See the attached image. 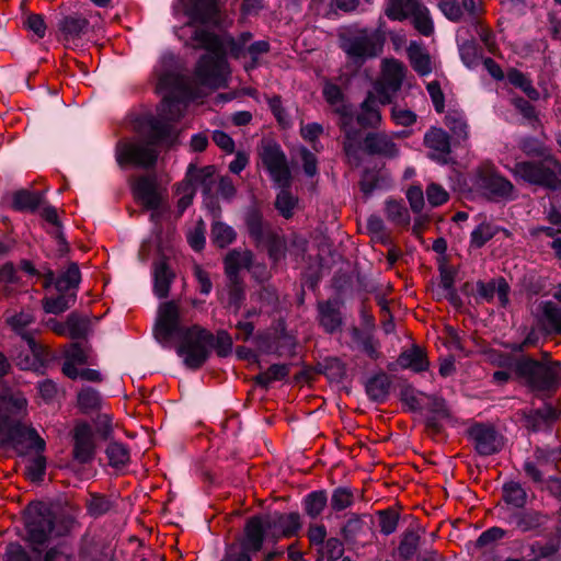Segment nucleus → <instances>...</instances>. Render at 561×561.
<instances>
[{"label": "nucleus", "instance_id": "6e6552de", "mask_svg": "<svg viewBox=\"0 0 561 561\" xmlns=\"http://www.w3.org/2000/svg\"><path fill=\"white\" fill-rule=\"evenodd\" d=\"M323 95L327 102L340 115V126L344 133V151L350 157L356 156L360 147V129L354 127V115L352 108L344 102L341 89L332 83L323 88Z\"/></svg>", "mask_w": 561, "mask_h": 561}, {"label": "nucleus", "instance_id": "e2e57ef3", "mask_svg": "<svg viewBox=\"0 0 561 561\" xmlns=\"http://www.w3.org/2000/svg\"><path fill=\"white\" fill-rule=\"evenodd\" d=\"M288 374V368L285 365H272L266 371L257 376V381L263 386H268L275 380L285 378Z\"/></svg>", "mask_w": 561, "mask_h": 561}, {"label": "nucleus", "instance_id": "e433bc0d", "mask_svg": "<svg viewBox=\"0 0 561 561\" xmlns=\"http://www.w3.org/2000/svg\"><path fill=\"white\" fill-rule=\"evenodd\" d=\"M398 363L402 368H409L416 373L426 370L428 367L425 354L419 347H412L402 352Z\"/></svg>", "mask_w": 561, "mask_h": 561}, {"label": "nucleus", "instance_id": "4d7b16f0", "mask_svg": "<svg viewBox=\"0 0 561 561\" xmlns=\"http://www.w3.org/2000/svg\"><path fill=\"white\" fill-rule=\"evenodd\" d=\"M175 194L179 196L178 209L182 215L185 209L192 204L195 196L194 187L188 182H181L175 188Z\"/></svg>", "mask_w": 561, "mask_h": 561}, {"label": "nucleus", "instance_id": "09e8293b", "mask_svg": "<svg viewBox=\"0 0 561 561\" xmlns=\"http://www.w3.org/2000/svg\"><path fill=\"white\" fill-rule=\"evenodd\" d=\"M259 247L266 248L270 259L275 263L285 256V240L275 230L273 231V237L266 238Z\"/></svg>", "mask_w": 561, "mask_h": 561}, {"label": "nucleus", "instance_id": "a878e982", "mask_svg": "<svg viewBox=\"0 0 561 561\" xmlns=\"http://www.w3.org/2000/svg\"><path fill=\"white\" fill-rule=\"evenodd\" d=\"M470 435L480 455L489 456L501 449V438L491 427L477 425L471 428Z\"/></svg>", "mask_w": 561, "mask_h": 561}, {"label": "nucleus", "instance_id": "864d4df0", "mask_svg": "<svg viewBox=\"0 0 561 561\" xmlns=\"http://www.w3.org/2000/svg\"><path fill=\"white\" fill-rule=\"evenodd\" d=\"M41 454L42 453H36V455L30 459L26 465L25 473L31 481H41L45 474L46 459Z\"/></svg>", "mask_w": 561, "mask_h": 561}, {"label": "nucleus", "instance_id": "473e14b6", "mask_svg": "<svg viewBox=\"0 0 561 561\" xmlns=\"http://www.w3.org/2000/svg\"><path fill=\"white\" fill-rule=\"evenodd\" d=\"M537 312L542 324L550 331L561 334V307L552 301H541Z\"/></svg>", "mask_w": 561, "mask_h": 561}, {"label": "nucleus", "instance_id": "2f4dec72", "mask_svg": "<svg viewBox=\"0 0 561 561\" xmlns=\"http://www.w3.org/2000/svg\"><path fill=\"white\" fill-rule=\"evenodd\" d=\"M245 224L250 237L257 245L263 243L266 238L273 237L274 229L263 221L262 215L257 210H249L245 215Z\"/></svg>", "mask_w": 561, "mask_h": 561}, {"label": "nucleus", "instance_id": "79ce46f5", "mask_svg": "<svg viewBox=\"0 0 561 561\" xmlns=\"http://www.w3.org/2000/svg\"><path fill=\"white\" fill-rule=\"evenodd\" d=\"M385 211L387 219L397 226H408L410 222V214L402 202L386 201Z\"/></svg>", "mask_w": 561, "mask_h": 561}, {"label": "nucleus", "instance_id": "2eb2a0df", "mask_svg": "<svg viewBox=\"0 0 561 561\" xmlns=\"http://www.w3.org/2000/svg\"><path fill=\"white\" fill-rule=\"evenodd\" d=\"M260 156L262 163L267 169L275 184L279 187H288L290 184V172L285 154L279 146L271 141L264 142Z\"/></svg>", "mask_w": 561, "mask_h": 561}, {"label": "nucleus", "instance_id": "4468645a", "mask_svg": "<svg viewBox=\"0 0 561 561\" xmlns=\"http://www.w3.org/2000/svg\"><path fill=\"white\" fill-rule=\"evenodd\" d=\"M256 526L245 525L242 536L228 545L220 561H252V554L262 549Z\"/></svg>", "mask_w": 561, "mask_h": 561}, {"label": "nucleus", "instance_id": "72a5a7b5", "mask_svg": "<svg viewBox=\"0 0 561 561\" xmlns=\"http://www.w3.org/2000/svg\"><path fill=\"white\" fill-rule=\"evenodd\" d=\"M408 56L413 69L420 76H426L432 72L431 57L421 44L411 42L408 47Z\"/></svg>", "mask_w": 561, "mask_h": 561}, {"label": "nucleus", "instance_id": "052dcab7", "mask_svg": "<svg viewBox=\"0 0 561 561\" xmlns=\"http://www.w3.org/2000/svg\"><path fill=\"white\" fill-rule=\"evenodd\" d=\"M495 233L494 228L490 224H480L472 232L470 238V243L474 248H481L490 239L493 238Z\"/></svg>", "mask_w": 561, "mask_h": 561}, {"label": "nucleus", "instance_id": "f3484780", "mask_svg": "<svg viewBox=\"0 0 561 561\" xmlns=\"http://www.w3.org/2000/svg\"><path fill=\"white\" fill-rule=\"evenodd\" d=\"M360 147L356 152V156L347 158L352 163L357 164L359 161V154L360 152H367L369 154H378L386 158H394L399 153L398 146L393 141L392 137L387 134L381 133H375L369 134L365 137L363 140V137L360 136Z\"/></svg>", "mask_w": 561, "mask_h": 561}, {"label": "nucleus", "instance_id": "9d476101", "mask_svg": "<svg viewBox=\"0 0 561 561\" xmlns=\"http://www.w3.org/2000/svg\"><path fill=\"white\" fill-rule=\"evenodd\" d=\"M517 370L535 391L551 390L561 380V364L558 362L542 364L534 359H524L518 362Z\"/></svg>", "mask_w": 561, "mask_h": 561}, {"label": "nucleus", "instance_id": "412c9836", "mask_svg": "<svg viewBox=\"0 0 561 561\" xmlns=\"http://www.w3.org/2000/svg\"><path fill=\"white\" fill-rule=\"evenodd\" d=\"M243 268L252 270L253 274L257 275L256 268L262 270V278L265 276V268L262 266H252V253L250 251L229 252L225 259V270L229 280L237 287L239 279V272Z\"/></svg>", "mask_w": 561, "mask_h": 561}, {"label": "nucleus", "instance_id": "423d86ee", "mask_svg": "<svg viewBox=\"0 0 561 561\" xmlns=\"http://www.w3.org/2000/svg\"><path fill=\"white\" fill-rule=\"evenodd\" d=\"M80 279V271L76 263L69 264L67 270L58 278H55L53 272L47 273L44 287L49 288L54 285L57 295H50L44 298L43 308L45 312L59 314L69 309L76 301V290Z\"/></svg>", "mask_w": 561, "mask_h": 561}, {"label": "nucleus", "instance_id": "393cba45", "mask_svg": "<svg viewBox=\"0 0 561 561\" xmlns=\"http://www.w3.org/2000/svg\"><path fill=\"white\" fill-rule=\"evenodd\" d=\"M25 343L26 350L13 355V360L23 370H37L44 364L45 350L33 336H26Z\"/></svg>", "mask_w": 561, "mask_h": 561}, {"label": "nucleus", "instance_id": "69168bd1", "mask_svg": "<svg viewBox=\"0 0 561 561\" xmlns=\"http://www.w3.org/2000/svg\"><path fill=\"white\" fill-rule=\"evenodd\" d=\"M419 536L414 531H407L399 546V553L402 558H411L417 549Z\"/></svg>", "mask_w": 561, "mask_h": 561}, {"label": "nucleus", "instance_id": "bf43d9fd", "mask_svg": "<svg viewBox=\"0 0 561 561\" xmlns=\"http://www.w3.org/2000/svg\"><path fill=\"white\" fill-rule=\"evenodd\" d=\"M530 552L534 556L533 559L553 561L558 552V546L553 542L541 543L536 541L530 546Z\"/></svg>", "mask_w": 561, "mask_h": 561}, {"label": "nucleus", "instance_id": "de8ad7c7", "mask_svg": "<svg viewBox=\"0 0 561 561\" xmlns=\"http://www.w3.org/2000/svg\"><path fill=\"white\" fill-rule=\"evenodd\" d=\"M211 238L218 247L225 248L236 239V231L232 227L224 222L216 221L211 227Z\"/></svg>", "mask_w": 561, "mask_h": 561}, {"label": "nucleus", "instance_id": "c85d7f7f", "mask_svg": "<svg viewBox=\"0 0 561 561\" xmlns=\"http://www.w3.org/2000/svg\"><path fill=\"white\" fill-rule=\"evenodd\" d=\"M535 460H526L524 470L526 474L536 483L545 481V474L553 468L549 461V455L541 448H537L534 454Z\"/></svg>", "mask_w": 561, "mask_h": 561}, {"label": "nucleus", "instance_id": "603ef678", "mask_svg": "<svg viewBox=\"0 0 561 561\" xmlns=\"http://www.w3.org/2000/svg\"><path fill=\"white\" fill-rule=\"evenodd\" d=\"M34 321V316L28 311H22L19 314L12 316L8 319V323L18 334L25 341L26 336H32L26 330V327Z\"/></svg>", "mask_w": 561, "mask_h": 561}, {"label": "nucleus", "instance_id": "7ed1b4c3", "mask_svg": "<svg viewBox=\"0 0 561 561\" xmlns=\"http://www.w3.org/2000/svg\"><path fill=\"white\" fill-rule=\"evenodd\" d=\"M26 407L27 401L22 392L3 389L0 394V446H10L21 456L32 450L43 453L46 447L35 428L12 420L24 414Z\"/></svg>", "mask_w": 561, "mask_h": 561}, {"label": "nucleus", "instance_id": "aec40b11", "mask_svg": "<svg viewBox=\"0 0 561 561\" xmlns=\"http://www.w3.org/2000/svg\"><path fill=\"white\" fill-rule=\"evenodd\" d=\"M95 453L92 428L87 423H79L73 431V458L80 463L91 461Z\"/></svg>", "mask_w": 561, "mask_h": 561}, {"label": "nucleus", "instance_id": "39448f33", "mask_svg": "<svg viewBox=\"0 0 561 561\" xmlns=\"http://www.w3.org/2000/svg\"><path fill=\"white\" fill-rule=\"evenodd\" d=\"M72 522L57 518L43 503L30 504L25 511L27 539L34 545H43L53 537L64 536L70 530Z\"/></svg>", "mask_w": 561, "mask_h": 561}, {"label": "nucleus", "instance_id": "f03ea898", "mask_svg": "<svg viewBox=\"0 0 561 561\" xmlns=\"http://www.w3.org/2000/svg\"><path fill=\"white\" fill-rule=\"evenodd\" d=\"M153 332L156 340L165 347L176 341V353L191 369L199 368L214 346V335L209 331L198 325H180L179 310L174 302L160 306Z\"/></svg>", "mask_w": 561, "mask_h": 561}, {"label": "nucleus", "instance_id": "c03bdc74", "mask_svg": "<svg viewBox=\"0 0 561 561\" xmlns=\"http://www.w3.org/2000/svg\"><path fill=\"white\" fill-rule=\"evenodd\" d=\"M42 202V195L36 192L21 190L13 195V207L18 210H34Z\"/></svg>", "mask_w": 561, "mask_h": 561}, {"label": "nucleus", "instance_id": "c9c22d12", "mask_svg": "<svg viewBox=\"0 0 561 561\" xmlns=\"http://www.w3.org/2000/svg\"><path fill=\"white\" fill-rule=\"evenodd\" d=\"M154 277V294L159 298L168 296L170 285L173 279V273L169 270L168 264L164 261L157 262L153 270Z\"/></svg>", "mask_w": 561, "mask_h": 561}, {"label": "nucleus", "instance_id": "ea45409f", "mask_svg": "<svg viewBox=\"0 0 561 561\" xmlns=\"http://www.w3.org/2000/svg\"><path fill=\"white\" fill-rule=\"evenodd\" d=\"M106 456L111 467L115 469H123L127 466L130 459L129 450L127 447L117 442L111 443L106 447Z\"/></svg>", "mask_w": 561, "mask_h": 561}, {"label": "nucleus", "instance_id": "f704fd0d", "mask_svg": "<svg viewBox=\"0 0 561 561\" xmlns=\"http://www.w3.org/2000/svg\"><path fill=\"white\" fill-rule=\"evenodd\" d=\"M530 236L538 242L547 241V244L554 251L558 259L561 260V230L554 227H535L530 229Z\"/></svg>", "mask_w": 561, "mask_h": 561}, {"label": "nucleus", "instance_id": "37998d69", "mask_svg": "<svg viewBox=\"0 0 561 561\" xmlns=\"http://www.w3.org/2000/svg\"><path fill=\"white\" fill-rule=\"evenodd\" d=\"M328 503L324 491H314L309 493L304 501L306 514L311 518H317L324 510Z\"/></svg>", "mask_w": 561, "mask_h": 561}, {"label": "nucleus", "instance_id": "4c0bfd02", "mask_svg": "<svg viewBox=\"0 0 561 561\" xmlns=\"http://www.w3.org/2000/svg\"><path fill=\"white\" fill-rule=\"evenodd\" d=\"M88 21L77 14L68 15L60 22V31L67 41L79 38L87 32Z\"/></svg>", "mask_w": 561, "mask_h": 561}, {"label": "nucleus", "instance_id": "ddd939ff", "mask_svg": "<svg viewBox=\"0 0 561 561\" xmlns=\"http://www.w3.org/2000/svg\"><path fill=\"white\" fill-rule=\"evenodd\" d=\"M131 190L137 202L151 210V220L158 222L168 210V205L158 190L156 180L150 176L137 178L131 184Z\"/></svg>", "mask_w": 561, "mask_h": 561}, {"label": "nucleus", "instance_id": "338daca9", "mask_svg": "<svg viewBox=\"0 0 561 561\" xmlns=\"http://www.w3.org/2000/svg\"><path fill=\"white\" fill-rule=\"evenodd\" d=\"M448 197L449 195L447 191L438 184L432 183L426 188V198L432 207L445 204L448 201Z\"/></svg>", "mask_w": 561, "mask_h": 561}, {"label": "nucleus", "instance_id": "a211bd4d", "mask_svg": "<svg viewBox=\"0 0 561 561\" xmlns=\"http://www.w3.org/2000/svg\"><path fill=\"white\" fill-rule=\"evenodd\" d=\"M514 172L516 176L528 183L549 188H557L561 183L557 173L541 163L518 162L514 168Z\"/></svg>", "mask_w": 561, "mask_h": 561}, {"label": "nucleus", "instance_id": "a19ab883", "mask_svg": "<svg viewBox=\"0 0 561 561\" xmlns=\"http://www.w3.org/2000/svg\"><path fill=\"white\" fill-rule=\"evenodd\" d=\"M503 499L506 504L522 508L527 503V492L517 482H507L503 485Z\"/></svg>", "mask_w": 561, "mask_h": 561}, {"label": "nucleus", "instance_id": "1a4fd4ad", "mask_svg": "<svg viewBox=\"0 0 561 561\" xmlns=\"http://www.w3.org/2000/svg\"><path fill=\"white\" fill-rule=\"evenodd\" d=\"M341 48L347 57L356 64L376 57L382 50L381 36L370 30L347 31L341 35Z\"/></svg>", "mask_w": 561, "mask_h": 561}, {"label": "nucleus", "instance_id": "5701e85b", "mask_svg": "<svg viewBox=\"0 0 561 561\" xmlns=\"http://www.w3.org/2000/svg\"><path fill=\"white\" fill-rule=\"evenodd\" d=\"M480 186L493 201H511L515 198L513 184L496 173H489L481 178Z\"/></svg>", "mask_w": 561, "mask_h": 561}, {"label": "nucleus", "instance_id": "dca6fc26", "mask_svg": "<svg viewBox=\"0 0 561 561\" xmlns=\"http://www.w3.org/2000/svg\"><path fill=\"white\" fill-rule=\"evenodd\" d=\"M174 13L182 12L190 19L187 26L181 28L183 33L193 28L194 23H206L213 20L217 13L216 0H175L173 4Z\"/></svg>", "mask_w": 561, "mask_h": 561}, {"label": "nucleus", "instance_id": "b1692460", "mask_svg": "<svg viewBox=\"0 0 561 561\" xmlns=\"http://www.w3.org/2000/svg\"><path fill=\"white\" fill-rule=\"evenodd\" d=\"M92 363L93 359L90 348L82 346L79 343H71L65 350L62 373L71 379H77L79 376L78 367Z\"/></svg>", "mask_w": 561, "mask_h": 561}, {"label": "nucleus", "instance_id": "4be33fe9", "mask_svg": "<svg viewBox=\"0 0 561 561\" xmlns=\"http://www.w3.org/2000/svg\"><path fill=\"white\" fill-rule=\"evenodd\" d=\"M424 145L430 150L428 157L442 164L447 163L450 153L448 134L442 128H431L424 136Z\"/></svg>", "mask_w": 561, "mask_h": 561}, {"label": "nucleus", "instance_id": "58836bf2", "mask_svg": "<svg viewBox=\"0 0 561 561\" xmlns=\"http://www.w3.org/2000/svg\"><path fill=\"white\" fill-rule=\"evenodd\" d=\"M0 286L5 296L15 293L20 286L19 271L11 263H5L0 267Z\"/></svg>", "mask_w": 561, "mask_h": 561}, {"label": "nucleus", "instance_id": "6e6d98bb", "mask_svg": "<svg viewBox=\"0 0 561 561\" xmlns=\"http://www.w3.org/2000/svg\"><path fill=\"white\" fill-rule=\"evenodd\" d=\"M459 53L462 62L468 68H473L479 65L481 57L479 55V50L474 42L466 41L459 44Z\"/></svg>", "mask_w": 561, "mask_h": 561}, {"label": "nucleus", "instance_id": "774afa93", "mask_svg": "<svg viewBox=\"0 0 561 561\" xmlns=\"http://www.w3.org/2000/svg\"><path fill=\"white\" fill-rule=\"evenodd\" d=\"M439 9L450 21L458 22L462 18V9L457 0H442Z\"/></svg>", "mask_w": 561, "mask_h": 561}, {"label": "nucleus", "instance_id": "9b49d317", "mask_svg": "<svg viewBox=\"0 0 561 561\" xmlns=\"http://www.w3.org/2000/svg\"><path fill=\"white\" fill-rule=\"evenodd\" d=\"M385 13L393 21L411 18L414 27L424 36L434 32L428 9L416 0H389Z\"/></svg>", "mask_w": 561, "mask_h": 561}, {"label": "nucleus", "instance_id": "7c9ffc66", "mask_svg": "<svg viewBox=\"0 0 561 561\" xmlns=\"http://www.w3.org/2000/svg\"><path fill=\"white\" fill-rule=\"evenodd\" d=\"M319 321L328 333H333L341 328L342 318L336 301H322L318 305Z\"/></svg>", "mask_w": 561, "mask_h": 561}, {"label": "nucleus", "instance_id": "0e129e2a", "mask_svg": "<svg viewBox=\"0 0 561 561\" xmlns=\"http://www.w3.org/2000/svg\"><path fill=\"white\" fill-rule=\"evenodd\" d=\"M392 121L400 126L409 127L416 122V115L409 108L394 105L391 108Z\"/></svg>", "mask_w": 561, "mask_h": 561}, {"label": "nucleus", "instance_id": "20e7f679", "mask_svg": "<svg viewBox=\"0 0 561 561\" xmlns=\"http://www.w3.org/2000/svg\"><path fill=\"white\" fill-rule=\"evenodd\" d=\"M188 44L195 48H204V55L196 67L195 77L199 85L207 89H217L226 84L228 65L225 58L229 49L234 57L241 56V48L237 47L233 38L219 37L204 28L192 31Z\"/></svg>", "mask_w": 561, "mask_h": 561}, {"label": "nucleus", "instance_id": "49530a36", "mask_svg": "<svg viewBox=\"0 0 561 561\" xmlns=\"http://www.w3.org/2000/svg\"><path fill=\"white\" fill-rule=\"evenodd\" d=\"M368 396L375 401H383L389 391V380L386 375H378L369 379L366 385Z\"/></svg>", "mask_w": 561, "mask_h": 561}, {"label": "nucleus", "instance_id": "cd10ccee", "mask_svg": "<svg viewBox=\"0 0 561 561\" xmlns=\"http://www.w3.org/2000/svg\"><path fill=\"white\" fill-rule=\"evenodd\" d=\"M378 104H380V102L375 91L369 92L360 105V112L356 116L357 124L362 127H377L381 122Z\"/></svg>", "mask_w": 561, "mask_h": 561}, {"label": "nucleus", "instance_id": "6ab92c4d", "mask_svg": "<svg viewBox=\"0 0 561 561\" xmlns=\"http://www.w3.org/2000/svg\"><path fill=\"white\" fill-rule=\"evenodd\" d=\"M503 519L512 527L523 531H531L543 527L549 516L535 510L513 511L505 508Z\"/></svg>", "mask_w": 561, "mask_h": 561}, {"label": "nucleus", "instance_id": "8fccbe9b", "mask_svg": "<svg viewBox=\"0 0 561 561\" xmlns=\"http://www.w3.org/2000/svg\"><path fill=\"white\" fill-rule=\"evenodd\" d=\"M354 503V493L351 489L340 486L333 490L331 495V507L334 511H343L351 507Z\"/></svg>", "mask_w": 561, "mask_h": 561}, {"label": "nucleus", "instance_id": "bb28decb", "mask_svg": "<svg viewBox=\"0 0 561 561\" xmlns=\"http://www.w3.org/2000/svg\"><path fill=\"white\" fill-rule=\"evenodd\" d=\"M476 289L478 297L482 300L490 301L496 296L501 306L504 307L508 302L510 287L503 278L488 283L478 282Z\"/></svg>", "mask_w": 561, "mask_h": 561}, {"label": "nucleus", "instance_id": "a18cd8bd", "mask_svg": "<svg viewBox=\"0 0 561 561\" xmlns=\"http://www.w3.org/2000/svg\"><path fill=\"white\" fill-rule=\"evenodd\" d=\"M78 405L85 413L92 412L101 408L102 398L95 389L87 387L78 393Z\"/></svg>", "mask_w": 561, "mask_h": 561}, {"label": "nucleus", "instance_id": "f257e3e1", "mask_svg": "<svg viewBox=\"0 0 561 561\" xmlns=\"http://www.w3.org/2000/svg\"><path fill=\"white\" fill-rule=\"evenodd\" d=\"M163 93L159 116L162 124L152 126V134L147 141L140 139L122 140L116 146V160L121 167L133 164L141 168L152 167L157 161V151L153 146L165 141L170 136L168 122L179 119L186 108V100L199 98L192 91L182 90V85L173 87Z\"/></svg>", "mask_w": 561, "mask_h": 561}, {"label": "nucleus", "instance_id": "3c124183", "mask_svg": "<svg viewBox=\"0 0 561 561\" xmlns=\"http://www.w3.org/2000/svg\"><path fill=\"white\" fill-rule=\"evenodd\" d=\"M507 79L511 84L519 88L524 91L530 99L536 100L539 98L538 91L533 87L531 81L528 77H526L523 72L518 70H511L507 73Z\"/></svg>", "mask_w": 561, "mask_h": 561}, {"label": "nucleus", "instance_id": "5fc2aeb1", "mask_svg": "<svg viewBox=\"0 0 561 561\" xmlns=\"http://www.w3.org/2000/svg\"><path fill=\"white\" fill-rule=\"evenodd\" d=\"M286 187L278 193L275 202L276 209L280 213V215L285 218H290L293 216V211L297 205V198L294 197Z\"/></svg>", "mask_w": 561, "mask_h": 561}, {"label": "nucleus", "instance_id": "c756f323", "mask_svg": "<svg viewBox=\"0 0 561 561\" xmlns=\"http://www.w3.org/2000/svg\"><path fill=\"white\" fill-rule=\"evenodd\" d=\"M215 167L207 165L204 168H197L191 163L187 168L183 182H188L196 192V188L201 186L205 194H208L214 183Z\"/></svg>", "mask_w": 561, "mask_h": 561}, {"label": "nucleus", "instance_id": "0eeeda50", "mask_svg": "<svg viewBox=\"0 0 561 561\" xmlns=\"http://www.w3.org/2000/svg\"><path fill=\"white\" fill-rule=\"evenodd\" d=\"M251 524L256 526L260 541L263 545L264 541L276 542L280 538L295 536L300 528V517L297 513L274 512L249 518L245 525Z\"/></svg>", "mask_w": 561, "mask_h": 561}, {"label": "nucleus", "instance_id": "f8f14e48", "mask_svg": "<svg viewBox=\"0 0 561 561\" xmlns=\"http://www.w3.org/2000/svg\"><path fill=\"white\" fill-rule=\"evenodd\" d=\"M405 76L404 65L397 59H385L381 75L374 83V91L381 105L389 104L400 90Z\"/></svg>", "mask_w": 561, "mask_h": 561}, {"label": "nucleus", "instance_id": "13d9d810", "mask_svg": "<svg viewBox=\"0 0 561 561\" xmlns=\"http://www.w3.org/2000/svg\"><path fill=\"white\" fill-rule=\"evenodd\" d=\"M69 336L71 339H80L85 336L89 330V322L85 318L71 313L67 318Z\"/></svg>", "mask_w": 561, "mask_h": 561}, {"label": "nucleus", "instance_id": "680f3d73", "mask_svg": "<svg viewBox=\"0 0 561 561\" xmlns=\"http://www.w3.org/2000/svg\"><path fill=\"white\" fill-rule=\"evenodd\" d=\"M446 126L459 138L467 137V123L463 116L459 113H449L445 117Z\"/></svg>", "mask_w": 561, "mask_h": 561}]
</instances>
